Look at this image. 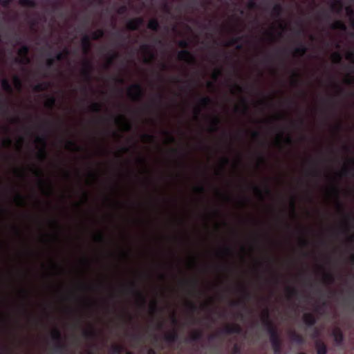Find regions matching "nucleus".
<instances>
[{"label": "nucleus", "mask_w": 354, "mask_h": 354, "mask_svg": "<svg viewBox=\"0 0 354 354\" xmlns=\"http://www.w3.org/2000/svg\"><path fill=\"white\" fill-rule=\"evenodd\" d=\"M261 320L263 326L270 335V341L272 348L282 345V341L277 331L276 326L270 319L269 310L266 308L261 316Z\"/></svg>", "instance_id": "1"}, {"label": "nucleus", "mask_w": 354, "mask_h": 354, "mask_svg": "<svg viewBox=\"0 0 354 354\" xmlns=\"http://www.w3.org/2000/svg\"><path fill=\"white\" fill-rule=\"evenodd\" d=\"M178 44L179 47L183 48L178 53V59L189 65L195 64L196 62L195 56L187 49L189 47V42L185 39H181Z\"/></svg>", "instance_id": "2"}, {"label": "nucleus", "mask_w": 354, "mask_h": 354, "mask_svg": "<svg viewBox=\"0 0 354 354\" xmlns=\"http://www.w3.org/2000/svg\"><path fill=\"white\" fill-rule=\"evenodd\" d=\"M129 96L134 101H140L144 95V90L140 84H133L127 91Z\"/></svg>", "instance_id": "3"}, {"label": "nucleus", "mask_w": 354, "mask_h": 354, "mask_svg": "<svg viewBox=\"0 0 354 354\" xmlns=\"http://www.w3.org/2000/svg\"><path fill=\"white\" fill-rule=\"evenodd\" d=\"M30 48L27 45H22L21 48L18 50V55L19 58L15 59V62L20 64H28L30 62V59L28 57Z\"/></svg>", "instance_id": "4"}, {"label": "nucleus", "mask_w": 354, "mask_h": 354, "mask_svg": "<svg viewBox=\"0 0 354 354\" xmlns=\"http://www.w3.org/2000/svg\"><path fill=\"white\" fill-rule=\"evenodd\" d=\"M140 49L145 55H147V57L144 58V63L151 64L156 59V55L150 45L143 44L140 46Z\"/></svg>", "instance_id": "5"}, {"label": "nucleus", "mask_w": 354, "mask_h": 354, "mask_svg": "<svg viewBox=\"0 0 354 354\" xmlns=\"http://www.w3.org/2000/svg\"><path fill=\"white\" fill-rule=\"evenodd\" d=\"M93 71V67L91 62L85 61L84 62V67L82 71V76L84 80L88 82H91L92 80V73Z\"/></svg>", "instance_id": "6"}, {"label": "nucleus", "mask_w": 354, "mask_h": 354, "mask_svg": "<svg viewBox=\"0 0 354 354\" xmlns=\"http://www.w3.org/2000/svg\"><path fill=\"white\" fill-rule=\"evenodd\" d=\"M36 142L42 145V147L39 150L37 156L39 159L44 160L48 156L46 151V138L45 136H37L36 138Z\"/></svg>", "instance_id": "7"}, {"label": "nucleus", "mask_w": 354, "mask_h": 354, "mask_svg": "<svg viewBox=\"0 0 354 354\" xmlns=\"http://www.w3.org/2000/svg\"><path fill=\"white\" fill-rule=\"evenodd\" d=\"M130 289L133 292V295L136 297L140 305L142 307H145L146 305V298L144 295L143 292L139 290L136 288V285L135 283L132 282L130 286Z\"/></svg>", "instance_id": "8"}, {"label": "nucleus", "mask_w": 354, "mask_h": 354, "mask_svg": "<svg viewBox=\"0 0 354 354\" xmlns=\"http://www.w3.org/2000/svg\"><path fill=\"white\" fill-rule=\"evenodd\" d=\"M144 24V19L142 17H136L127 21V28L129 30H137Z\"/></svg>", "instance_id": "9"}, {"label": "nucleus", "mask_w": 354, "mask_h": 354, "mask_svg": "<svg viewBox=\"0 0 354 354\" xmlns=\"http://www.w3.org/2000/svg\"><path fill=\"white\" fill-rule=\"evenodd\" d=\"M341 174L344 176H354V158H350L348 160V164L342 167Z\"/></svg>", "instance_id": "10"}, {"label": "nucleus", "mask_w": 354, "mask_h": 354, "mask_svg": "<svg viewBox=\"0 0 354 354\" xmlns=\"http://www.w3.org/2000/svg\"><path fill=\"white\" fill-rule=\"evenodd\" d=\"M332 335L337 346H341L343 344L344 337L342 330L339 328L337 327L334 328L332 331Z\"/></svg>", "instance_id": "11"}, {"label": "nucleus", "mask_w": 354, "mask_h": 354, "mask_svg": "<svg viewBox=\"0 0 354 354\" xmlns=\"http://www.w3.org/2000/svg\"><path fill=\"white\" fill-rule=\"evenodd\" d=\"M303 322L308 328H311L315 325L317 319L313 313H306L303 315Z\"/></svg>", "instance_id": "12"}, {"label": "nucleus", "mask_w": 354, "mask_h": 354, "mask_svg": "<svg viewBox=\"0 0 354 354\" xmlns=\"http://www.w3.org/2000/svg\"><path fill=\"white\" fill-rule=\"evenodd\" d=\"M232 335L233 334L232 328L231 325H227L224 328L221 330L219 332L212 334L209 336V340L213 341L217 338H218L220 335Z\"/></svg>", "instance_id": "13"}, {"label": "nucleus", "mask_w": 354, "mask_h": 354, "mask_svg": "<svg viewBox=\"0 0 354 354\" xmlns=\"http://www.w3.org/2000/svg\"><path fill=\"white\" fill-rule=\"evenodd\" d=\"M81 43L84 54H88L91 48L90 37L87 35H84L82 39Z\"/></svg>", "instance_id": "14"}, {"label": "nucleus", "mask_w": 354, "mask_h": 354, "mask_svg": "<svg viewBox=\"0 0 354 354\" xmlns=\"http://www.w3.org/2000/svg\"><path fill=\"white\" fill-rule=\"evenodd\" d=\"M289 335L291 341L298 345H302L305 343L303 336L295 331H290Z\"/></svg>", "instance_id": "15"}, {"label": "nucleus", "mask_w": 354, "mask_h": 354, "mask_svg": "<svg viewBox=\"0 0 354 354\" xmlns=\"http://www.w3.org/2000/svg\"><path fill=\"white\" fill-rule=\"evenodd\" d=\"M203 337V332L201 330H196L194 331L188 338L185 339L186 342H197L202 339Z\"/></svg>", "instance_id": "16"}, {"label": "nucleus", "mask_w": 354, "mask_h": 354, "mask_svg": "<svg viewBox=\"0 0 354 354\" xmlns=\"http://www.w3.org/2000/svg\"><path fill=\"white\" fill-rule=\"evenodd\" d=\"M179 335L177 330H173L171 333L166 334L164 337V339L168 343L172 344L175 343L178 340Z\"/></svg>", "instance_id": "17"}, {"label": "nucleus", "mask_w": 354, "mask_h": 354, "mask_svg": "<svg viewBox=\"0 0 354 354\" xmlns=\"http://www.w3.org/2000/svg\"><path fill=\"white\" fill-rule=\"evenodd\" d=\"M319 269L323 272V278L324 282L328 284H332L335 281L334 276L331 273L326 272L323 266H320Z\"/></svg>", "instance_id": "18"}, {"label": "nucleus", "mask_w": 354, "mask_h": 354, "mask_svg": "<svg viewBox=\"0 0 354 354\" xmlns=\"http://www.w3.org/2000/svg\"><path fill=\"white\" fill-rule=\"evenodd\" d=\"M147 28L153 31H158L160 29V23L156 18L151 19L147 24Z\"/></svg>", "instance_id": "19"}, {"label": "nucleus", "mask_w": 354, "mask_h": 354, "mask_svg": "<svg viewBox=\"0 0 354 354\" xmlns=\"http://www.w3.org/2000/svg\"><path fill=\"white\" fill-rule=\"evenodd\" d=\"M317 354H327L328 348L326 345L320 341H317L315 344Z\"/></svg>", "instance_id": "20"}, {"label": "nucleus", "mask_w": 354, "mask_h": 354, "mask_svg": "<svg viewBox=\"0 0 354 354\" xmlns=\"http://www.w3.org/2000/svg\"><path fill=\"white\" fill-rule=\"evenodd\" d=\"M330 28L333 30H340L342 31H346L347 27L346 24L341 20H336L332 24Z\"/></svg>", "instance_id": "21"}, {"label": "nucleus", "mask_w": 354, "mask_h": 354, "mask_svg": "<svg viewBox=\"0 0 354 354\" xmlns=\"http://www.w3.org/2000/svg\"><path fill=\"white\" fill-rule=\"evenodd\" d=\"M66 349V344L62 342H55L53 346V351L57 353H63Z\"/></svg>", "instance_id": "22"}, {"label": "nucleus", "mask_w": 354, "mask_h": 354, "mask_svg": "<svg viewBox=\"0 0 354 354\" xmlns=\"http://www.w3.org/2000/svg\"><path fill=\"white\" fill-rule=\"evenodd\" d=\"M51 337L55 342L63 341L62 333L58 328H54L53 330V331L51 332Z\"/></svg>", "instance_id": "23"}, {"label": "nucleus", "mask_w": 354, "mask_h": 354, "mask_svg": "<svg viewBox=\"0 0 354 354\" xmlns=\"http://www.w3.org/2000/svg\"><path fill=\"white\" fill-rule=\"evenodd\" d=\"M125 348L122 345L113 344L110 349V354H122Z\"/></svg>", "instance_id": "24"}, {"label": "nucleus", "mask_w": 354, "mask_h": 354, "mask_svg": "<svg viewBox=\"0 0 354 354\" xmlns=\"http://www.w3.org/2000/svg\"><path fill=\"white\" fill-rule=\"evenodd\" d=\"M50 86V83L47 82H44L37 84L33 88L34 91L35 92H41L47 90Z\"/></svg>", "instance_id": "25"}, {"label": "nucleus", "mask_w": 354, "mask_h": 354, "mask_svg": "<svg viewBox=\"0 0 354 354\" xmlns=\"http://www.w3.org/2000/svg\"><path fill=\"white\" fill-rule=\"evenodd\" d=\"M283 12V8L280 3H276L274 5L272 14L276 17H280Z\"/></svg>", "instance_id": "26"}, {"label": "nucleus", "mask_w": 354, "mask_h": 354, "mask_svg": "<svg viewBox=\"0 0 354 354\" xmlns=\"http://www.w3.org/2000/svg\"><path fill=\"white\" fill-rule=\"evenodd\" d=\"M306 52H307V48L302 43H300L299 46L297 47L294 50L295 54L299 55L300 57L304 56L306 53Z\"/></svg>", "instance_id": "27"}, {"label": "nucleus", "mask_w": 354, "mask_h": 354, "mask_svg": "<svg viewBox=\"0 0 354 354\" xmlns=\"http://www.w3.org/2000/svg\"><path fill=\"white\" fill-rule=\"evenodd\" d=\"M1 87L5 91H6L9 93H12L13 91L12 87L10 83L9 82L8 80L6 78H3L1 80Z\"/></svg>", "instance_id": "28"}, {"label": "nucleus", "mask_w": 354, "mask_h": 354, "mask_svg": "<svg viewBox=\"0 0 354 354\" xmlns=\"http://www.w3.org/2000/svg\"><path fill=\"white\" fill-rule=\"evenodd\" d=\"M221 124V118L215 116L212 119V125L209 128L211 132H216L218 130V125Z\"/></svg>", "instance_id": "29"}, {"label": "nucleus", "mask_w": 354, "mask_h": 354, "mask_svg": "<svg viewBox=\"0 0 354 354\" xmlns=\"http://www.w3.org/2000/svg\"><path fill=\"white\" fill-rule=\"evenodd\" d=\"M19 3L23 7L35 8L37 3L35 0H19Z\"/></svg>", "instance_id": "30"}, {"label": "nucleus", "mask_w": 354, "mask_h": 354, "mask_svg": "<svg viewBox=\"0 0 354 354\" xmlns=\"http://www.w3.org/2000/svg\"><path fill=\"white\" fill-rule=\"evenodd\" d=\"M82 334L83 336L88 339H93L96 335V333L93 328L84 330Z\"/></svg>", "instance_id": "31"}, {"label": "nucleus", "mask_w": 354, "mask_h": 354, "mask_svg": "<svg viewBox=\"0 0 354 354\" xmlns=\"http://www.w3.org/2000/svg\"><path fill=\"white\" fill-rule=\"evenodd\" d=\"M104 36V30L103 29H97L91 34V39L97 40Z\"/></svg>", "instance_id": "32"}, {"label": "nucleus", "mask_w": 354, "mask_h": 354, "mask_svg": "<svg viewBox=\"0 0 354 354\" xmlns=\"http://www.w3.org/2000/svg\"><path fill=\"white\" fill-rule=\"evenodd\" d=\"M69 55V50L67 48H65L62 52L58 53L55 57V60L62 61L66 59Z\"/></svg>", "instance_id": "33"}, {"label": "nucleus", "mask_w": 354, "mask_h": 354, "mask_svg": "<svg viewBox=\"0 0 354 354\" xmlns=\"http://www.w3.org/2000/svg\"><path fill=\"white\" fill-rule=\"evenodd\" d=\"M287 291V297L288 299H290L293 297H295L298 295V291L295 288L292 287H287L286 288Z\"/></svg>", "instance_id": "34"}, {"label": "nucleus", "mask_w": 354, "mask_h": 354, "mask_svg": "<svg viewBox=\"0 0 354 354\" xmlns=\"http://www.w3.org/2000/svg\"><path fill=\"white\" fill-rule=\"evenodd\" d=\"M114 118H115V122H117V123H120L122 121L125 122H126V129H127V130H130L131 129V124L129 122H127V118H126V117L124 115H118L117 117H115Z\"/></svg>", "instance_id": "35"}, {"label": "nucleus", "mask_w": 354, "mask_h": 354, "mask_svg": "<svg viewBox=\"0 0 354 354\" xmlns=\"http://www.w3.org/2000/svg\"><path fill=\"white\" fill-rule=\"evenodd\" d=\"M56 104V98L54 96H50L45 102V106L48 109H53Z\"/></svg>", "instance_id": "36"}, {"label": "nucleus", "mask_w": 354, "mask_h": 354, "mask_svg": "<svg viewBox=\"0 0 354 354\" xmlns=\"http://www.w3.org/2000/svg\"><path fill=\"white\" fill-rule=\"evenodd\" d=\"M89 110L93 113H98L102 111V104L99 102H93L89 106Z\"/></svg>", "instance_id": "37"}, {"label": "nucleus", "mask_w": 354, "mask_h": 354, "mask_svg": "<svg viewBox=\"0 0 354 354\" xmlns=\"http://www.w3.org/2000/svg\"><path fill=\"white\" fill-rule=\"evenodd\" d=\"M199 103L202 106L206 107L212 104V100L208 96H205L200 99Z\"/></svg>", "instance_id": "38"}, {"label": "nucleus", "mask_w": 354, "mask_h": 354, "mask_svg": "<svg viewBox=\"0 0 354 354\" xmlns=\"http://www.w3.org/2000/svg\"><path fill=\"white\" fill-rule=\"evenodd\" d=\"M142 138L147 142L150 143H156V138L155 136L149 133H145L142 135Z\"/></svg>", "instance_id": "39"}, {"label": "nucleus", "mask_w": 354, "mask_h": 354, "mask_svg": "<svg viewBox=\"0 0 354 354\" xmlns=\"http://www.w3.org/2000/svg\"><path fill=\"white\" fill-rule=\"evenodd\" d=\"M332 59L334 64H340L342 61V56L339 52H335L332 55Z\"/></svg>", "instance_id": "40"}, {"label": "nucleus", "mask_w": 354, "mask_h": 354, "mask_svg": "<svg viewBox=\"0 0 354 354\" xmlns=\"http://www.w3.org/2000/svg\"><path fill=\"white\" fill-rule=\"evenodd\" d=\"M119 56L118 53L117 52H112V53L110 55V57L109 58L107 63L105 66L106 68H108L110 65L113 63V61L115 59H117Z\"/></svg>", "instance_id": "41"}, {"label": "nucleus", "mask_w": 354, "mask_h": 354, "mask_svg": "<svg viewBox=\"0 0 354 354\" xmlns=\"http://www.w3.org/2000/svg\"><path fill=\"white\" fill-rule=\"evenodd\" d=\"M242 37H232L226 44L227 46H234L236 44H238L241 40Z\"/></svg>", "instance_id": "42"}, {"label": "nucleus", "mask_w": 354, "mask_h": 354, "mask_svg": "<svg viewBox=\"0 0 354 354\" xmlns=\"http://www.w3.org/2000/svg\"><path fill=\"white\" fill-rule=\"evenodd\" d=\"M35 174L39 178V184L43 186L45 183L44 180L42 178L43 177V172L41 169H35L34 170Z\"/></svg>", "instance_id": "43"}, {"label": "nucleus", "mask_w": 354, "mask_h": 354, "mask_svg": "<svg viewBox=\"0 0 354 354\" xmlns=\"http://www.w3.org/2000/svg\"><path fill=\"white\" fill-rule=\"evenodd\" d=\"M67 147L68 148H74L76 151H80L81 147L77 146L76 142L72 140H68L67 141Z\"/></svg>", "instance_id": "44"}, {"label": "nucleus", "mask_w": 354, "mask_h": 354, "mask_svg": "<svg viewBox=\"0 0 354 354\" xmlns=\"http://www.w3.org/2000/svg\"><path fill=\"white\" fill-rule=\"evenodd\" d=\"M233 334H241L242 333V328L237 324H232Z\"/></svg>", "instance_id": "45"}, {"label": "nucleus", "mask_w": 354, "mask_h": 354, "mask_svg": "<svg viewBox=\"0 0 354 354\" xmlns=\"http://www.w3.org/2000/svg\"><path fill=\"white\" fill-rule=\"evenodd\" d=\"M15 201L19 205H22L24 203V197L19 193H17L15 196Z\"/></svg>", "instance_id": "46"}, {"label": "nucleus", "mask_w": 354, "mask_h": 354, "mask_svg": "<svg viewBox=\"0 0 354 354\" xmlns=\"http://www.w3.org/2000/svg\"><path fill=\"white\" fill-rule=\"evenodd\" d=\"M14 83L15 86L19 89L21 90L22 87V82L21 79L18 76L14 77Z\"/></svg>", "instance_id": "47"}, {"label": "nucleus", "mask_w": 354, "mask_h": 354, "mask_svg": "<svg viewBox=\"0 0 354 354\" xmlns=\"http://www.w3.org/2000/svg\"><path fill=\"white\" fill-rule=\"evenodd\" d=\"M242 103L243 106V113H247L249 111V106L248 104V100L245 97L242 98Z\"/></svg>", "instance_id": "48"}, {"label": "nucleus", "mask_w": 354, "mask_h": 354, "mask_svg": "<svg viewBox=\"0 0 354 354\" xmlns=\"http://www.w3.org/2000/svg\"><path fill=\"white\" fill-rule=\"evenodd\" d=\"M346 12L349 19L354 17V10L351 6H347L346 8Z\"/></svg>", "instance_id": "49"}, {"label": "nucleus", "mask_w": 354, "mask_h": 354, "mask_svg": "<svg viewBox=\"0 0 354 354\" xmlns=\"http://www.w3.org/2000/svg\"><path fill=\"white\" fill-rule=\"evenodd\" d=\"M187 307L192 313H194L198 310V306L193 302H188Z\"/></svg>", "instance_id": "50"}, {"label": "nucleus", "mask_w": 354, "mask_h": 354, "mask_svg": "<svg viewBox=\"0 0 354 354\" xmlns=\"http://www.w3.org/2000/svg\"><path fill=\"white\" fill-rule=\"evenodd\" d=\"M95 240L100 243H104L105 241L104 235L102 232H99L95 235Z\"/></svg>", "instance_id": "51"}, {"label": "nucleus", "mask_w": 354, "mask_h": 354, "mask_svg": "<svg viewBox=\"0 0 354 354\" xmlns=\"http://www.w3.org/2000/svg\"><path fill=\"white\" fill-rule=\"evenodd\" d=\"M195 192L200 193V194H205L206 192L205 187L203 185H198L194 187Z\"/></svg>", "instance_id": "52"}, {"label": "nucleus", "mask_w": 354, "mask_h": 354, "mask_svg": "<svg viewBox=\"0 0 354 354\" xmlns=\"http://www.w3.org/2000/svg\"><path fill=\"white\" fill-rule=\"evenodd\" d=\"M253 189L254 191V192L261 198H263V191L261 189H260L259 187L256 186V185H254L253 186Z\"/></svg>", "instance_id": "53"}, {"label": "nucleus", "mask_w": 354, "mask_h": 354, "mask_svg": "<svg viewBox=\"0 0 354 354\" xmlns=\"http://www.w3.org/2000/svg\"><path fill=\"white\" fill-rule=\"evenodd\" d=\"M55 58H48L46 60V65L48 68H50L55 65Z\"/></svg>", "instance_id": "54"}, {"label": "nucleus", "mask_w": 354, "mask_h": 354, "mask_svg": "<svg viewBox=\"0 0 354 354\" xmlns=\"http://www.w3.org/2000/svg\"><path fill=\"white\" fill-rule=\"evenodd\" d=\"M127 7L126 6H124V5L121 6L120 7H119L118 10H117V12L119 15H124V14L127 13Z\"/></svg>", "instance_id": "55"}, {"label": "nucleus", "mask_w": 354, "mask_h": 354, "mask_svg": "<svg viewBox=\"0 0 354 354\" xmlns=\"http://www.w3.org/2000/svg\"><path fill=\"white\" fill-rule=\"evenodd\" d=\"M249 9H254L257 7V4L256 3V0H250L247 5Z\"/></svg>", "instance_id": "56"}, {"label": "nucleus", "mask_w": 354, "mask_h": 354, "mask_svg": "<svg viewBox=\"0 0 354 354\" xmlns=\"http://www.w3.org/2000/svg\"><path fill=\"white\" fill-rule=\"evenodd\" d=\"M163 133L168 137L169 142H173L175 141L174 137L171 134V133L169 131L165 130L163 131Z\"/></svg>", "instance_id": "57"}, {"label": "nucleus", "mask_w": 354, "mask_h": 354, "mask_svg": "<svg viewBox=\"0 0 354 354\" xmlns=\"http://www.w3.org/2000/svg\"><path fill=\"white\" fill-rule=\"evenodd\" d=\"M274 354H281L282 352V345L272 348Z\"/></svg>", "instance_id": "58"}, {"label": "nucleus", "mask_w": 354, "mask_h": 354, "mask_svg": "<svg viewBox=\"0 0 354 354\" xmlns=\"http://www.w3.org/2000/svg\"><path fill=\"white\" fill-rule=\"evenodd\" d=\"M346 59L348 60L352 61L354 62V52L353 51H349L346 54Z\"/></svg>", "instance_id": "59"}, {"label": "nucleus", "mask_w": 354, "mask_h": 354, "mask_svg": "<svg viewBox=\"0 0 354 354\" xmlns=\"http://www.w3.org/2000/svg\"><path fill=\"white\" fill-rule=\"evenodd\" d=\"M234 88L237 91L238 93H241L243 92V88L237 83L233 84Z\"/></svg>", "instance_id": "60"}, {"label": "nucleus", "mask_w": 354, "mask_h": 354, "mask_svg": "<svg viewBox=\"0 0 354 354\" xmlns=\"http://www.w3.org/2000/svg\"><path fill=\"white\" fill-rule=\"evenodd\" d=\"M241 290H242L243 293L244 294L245 297L247 299H250V297H251V294H250V292H249L246 290V288H245L243 287V288H241Z\"/></svg>", "instance_id": "61"}, {"label": "nucleus", "mask_w": 354, "mask_h": 354, "mask_svg": "<svg viewBox=\"0 0 354 354\" xmlns=\"http://www.w3.org/2000/svg\"><path fill=\"white\" fill-rule=\"evenodd\" d=\"M332 192L334 193L337 198H339V188L337 185H333L331 188Z\"/></svg>", "instance_id": "62"}, {"label": "nucleus", "mask_w": 354, "mask_h": 354, "mask_svg": "<svg viewBox=\"0 0 354 354\" xmlns=\"http://www.w3.org/2000/svg\"><path fill=\"white\" fill-rule=\"evenodd\" d=\"M12 1V0H0V5L4 8H6L10 5Z\"/></svg>", "instance_id": "63"}, {"label": "nucleus", "mask_w": 354, "mask_h": 354, "mask_svg": "<svg viewBox=\"0 0 354 354\" xmlns=\"http://www.w3.org/2000/svg\"><path fill=\"white\" fill-rule=\"evenodd\" d=\"M221 71L220 69H216L213 75H212V77L214 78V80H216L218 79V77L221 75Z\"/></svg>", "instance_id": "64"}]
</instances>
